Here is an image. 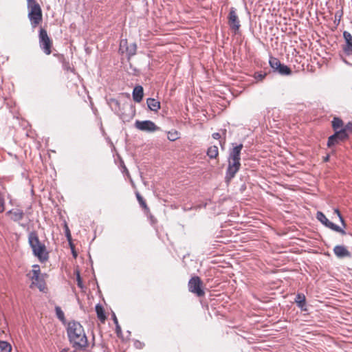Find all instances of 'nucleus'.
I'll return each mask as SVG.
<instances>
[{"mask_svg":"<svg viewBox=\"0 0 352 352\" xmlns=\"http://www.w3.org/2000/svg\"><path fill=\"white\" fill-rule=\"evenodd\" d=\"M96 311L98 319L101 322H104L106 320V316L103 307L100 305H97L96 306Z\"/></svg>","mask_w":352,"mask_h":352,"instance_id":"nucleus-20","label":"nucleus"},{"mask_svg":"<svg viewBox=\"0 0 352 352\" xmlns=\"http://www.w3.org/2000/svg\"><path fill=\"white\" fill-rule=\"evenodd\" d=\"M206 154L209 158L216 159L219 155L218 147L215 145L210 146V147L208 148Z\"/></svg>","mask_w":352,"mask_h":352,"instance_id":"nucleus-17","label":"nucleus"},{"mask_svg":"<svg viewBox=\"0 0 352 352\" xmlns=\"http://www.w3.org/2000/svg\"><path fill=\"white\" fill-rule=\"evenodd\" d=\"M28 243L32 248L33 254L41 262H45L49 258V253L45 245L38 238L36 231H31L28 234Z\"/></svg>","mask_w":352,"mask_h":352,"instance_id":"nucleus-3","label":"nucleus"},{"mask_svg":"<svg viewBox=\"0 0 352 352\" xmlns=\"http://www.w3.org/2000/svg\"><path fill=\"white\" fill-rule=\"evenodd\" d=\"M316 219L325 227L336 232L342 235H345L346 232L345 230L338 225L330 221L324 215V214L320 211H318L316 213Z\"/></svg>","mask_w":352,"mask_h":352,"instance_id":"nucleus-6","label":"nucleus"},{"mask_svg":"<svg viewBox=\"0 0 352 352\" xmlns=\"http://www.w3.org/2000/svg\"><path fill=\"white\" fill-rule=\"evenodd\" d=\"M133 99L136 102H140L144 96L143 87L140 85L135 86L132 93Z\"/></svg>","mask_w":352,"mask_h":352,"instance_id":"nucleus-14","label":"nucleus"},{"mask_svg":"<svg viewBox=\"0 0 352 352\" xmlns=\"http://www.w3.org/2000/svg\"><path fill=\"white\" fill-rule=\"evenodd\" d=\"M280 61L275 57H270L269 60V64L271 68L276 72V69L280 67Z\"/></svg>","mask_w":352,"mask_h":352,"instance_id":"nucleus-23","label":"nucleus"},{"mask_svg":"<svg viewBox=\"0 0 352 352\" xmlns=\"http://www.w3.org/2000/svg\"><path fill=\"white\" fill-rule=\"evenodd\" d=\"M65 227H66V230H65L66 231V236H67L68 241H70L72 239L70 231L67 226Z\"/></svg>","mask_w":352,"mask_h":352,"instance_id":"nucleus-35","label":"nucleus"},{"mask_svg":"<svg viewBox=\"0 0 352 352\" xmlns=\"http://www.w3.org/2000/svg\"><path fill=\"white\" fill-rule=\"evenodd\" d=\"M31 272L32 274V276L30 277V278L32 280L37 281L38 280L40 272H41L39 265L37 264L33 265L32 270Z\"/></svg>","mask_w":352,"mask_h":352,"instance_id":"nucleus-21","label":"nucleus"},{"mask_svg":"<svg viewBox=\"0 0 352 352\" xmlns=\"http://www.w3.org/2000/svg\"><path fill=\"white\" fill-rule=\"evenodd\" d=\"M129 44L126 39H122L120 43V50L122 53L125 52L126 47H128Z\"/></svg>","mask_w":352,"mask_h":352,"instance_id":"nucleus-29","label":"nucleus"},{"mask_svg":"<svg viewBox=\"0 0 352 352\" xmlns=\"http://www.w3.org/2000/svg\"><path fill=\"white\" fill-rule=\"evenodd\" d=\"M112 318H113V322L116 325V333L117 336L118 337H120L122 336V329L118 323V320L116 316L114 313H113V314H112Z\"/></svg>","mask_w":352,"mask_h":352,"instance_id":"nucleus-25","label":"nucleus"},{"mask_svg":"<svg viewBox=\"0 0 352 352\" xmlns=\"http://www.w3.org/2000/svg\"><path fill=\"white\" fill-rule=\"evenodd\" d=\"M135 126L140 131L145 132H154L159 130V127L151 120H136Z\"/></svg>","mask_w":352,"mask_h":352,"instance_id":"nucleus-9","label":"nucleus"},{"mask_svg":"<svg viewBox=\"0 0 352 352\" xmlns=\"http://www.w3.org/2000/svg\"><path fill=\"white\" fill-rule=\"evenodd\" d=\"M72 254L74 257H76L77 254L74 250H72Z\"/></svg>","mask_w":352,"mask_h":352,"instance_id":"nucleus-40","label":"nucleus"},{"mask_svg":"<svg viewBox=\"0 0 352 352\" xmlns=\"http://www.w3.org/2000/svg\"><path fill=\"white\" fill-rule=\"evenodd\" d=\"M266 76V73L256 72L254 74V78L257 80H262Z\"/></svg>","mask_w":352,"mask_h":352,"instance_id":"nucleus-31","label":"nucleus"},{"mask_svg":"<svg viewBox=\"0 0 352 352\" xmlns=\"http://www.w3.org/2000/svg\"><path fill=\"white\" fill-rule=\"evenodd\" d=\"M343 37L345 41V45L342 46V50L346 56L352 55V35L347 31H344Z\"/></svg>","mask_w":352,"mask_h":352,"instance_id":"nucleus-11","label":"nucleus"},{"mask_svg":"<svg viewBox=\"0 0 352 352\" xmlns=\"http://www.w3.org/2000/svg\"><path fill=\"white\" fill-rule=\"evenodd\" d=\"M64 69H66V70H67V71H69V70H70V69H71L70 66L69 65V64H67V65H64Z\"/></svg>","mask_w":352,"mask_h":352,"instance_id":"nucleus-37","label":"nucleus"},{"mask_svg":"<svg viewBox=\"0 0 352 352\" xmlns=\"http://www.w3.org/2000/svg\"><path fill=\"white\" fill-rule=\"evenodd\" d=\"M28 1V19L32 28H35L42 21V10L41 6L34 0Z\"/></svg>","mask_w":352,"mask_h":352,"instance_id":"nucleus-4","label":"nucleus"},{"mask_svg":"<svg viewBox=\"0 0 352 352\" xmlns=\"http://www.w3.org/2000/svg\"><path fill=\"white\" fill-rule=\"evenodd\" d=\"M294 302L296 303L297 306L302 310L306 311V298L305 294L302 293H298L296 294V298L294 299Z\"/></svg>","mask_w":352,"mask_h":352,"instance_id":"nucleus-15","label":"nucleus"},{"mask_svg":"<svg viewBox=\"0 0 352 352\" xmlns=\"http://www.w3.org/2000/svg\"><path fill=\"white\" fill-rule=\"evenodd\" d=\"M55 312L56 317L63 322H65V317L64 312L61 309V308L58 306L55 307Z\"/></svg>","mask_w":352,"mask_h":352,"instance_id":"nucleus-27","label":"nucleus"},{"mask_svg":"<svg viewBox=\"0 0 352 352\" xmlns=\"http://www.w3.org/2000/svg\"><path fill=\"white\" fill-rule=\"evenodd\" d=\"M5 209V200L3 196L0 193V213Z\"/></svg>","mask_w":352,"mask_h":352,"instance_id":"nucleus-33","label":"nucleus"},{"mask_svg":"<svg viewBox=\"0 0 352 352\" xmlns=\"http://www.w3.org/2000/svg\"><path fill=\"white\" fill-rule=\"evenodd\" d=\"M228 25L231 30H234V32L239 31L241 24L240 21L236 14V10L234 8L232 7L230 9L229 14L228 16Z\"/></svg>","mask_w":352,"mask_h":352,"instance_id":"nucleus-10","label":"nucleus"},{"mask_svg":"<svg viewBox=\"0 0 352 352\" xmlns=\"http://www.w3.org/2000/svg\"><path fill=\"white\" fill-rule=\"evenodd\" d=\"M212 136L215 140H219L221 138V135L219 133H212Z\"/></svg>","mask_w":352,"mask_h":352,"instance_id":"nucleus-36","label":"nucleus"},{"mask_svg":"<svg viewBox=\"0 0 352 352\" xmlns=\"http://www.w3.org/2000/svg\"><path fill=\"white\" fill-rule=\"evenodd\" d=\"M135 195H136L137 199H138V203L140 204V206L142 208H143L146 212H148L149 208L147 206V204H146L145 200L144 199V198L140 195V194L139 192H136Z\"/></svg>","mask_w":352,"mask_h":352,"instance_id":"nucleus-24","label":"nucleus"},{"mask_svg":"<svg viewBox=\"0 0 352 352\" xmlns=\"http://www.w3.org/2000/svg\"><path fill=\"white\" fill-rule=\"evenodd\" d=\"M331 122H332V127L335 131H338L339 129L344 127L343 121L338 117L333 118Z\"/></svg>","mask_w":352,"mask_h":352,"instance_id":"nucleus-18","label":"nucleus"},{"mask_svg":"<svg viewBox=\"0 0 352 352\" xmlns=\"http://www.w3.org/2000/svg\"><path fill=\"white\" fill-rule=\"evenodd\" d=\"M333 253L339 258L351 256V252L345 246L341 245H338L334 247Z\"/></svg>","mask_w":352,"mask_h":352,"instance_id":"nucleus-12","label":"nucleus"},{"mask_svg":"<svg viewBox=\"0 0 352 352\" xmlns=\"http://www.w3.org/2000/svg\"><path fill=\"white\" fill-rule=\"evenodd\" d=\"M67 334L70 343L76 349H85L88 344L87 338L81 324L76 321L69 322Z\"/></svg>","mask_w":352,"mask_h":352,"instance_id":"nucleus-1","label":"nucleus"},{"mask_svg":"<svg viewBox=\"0 0 352 352\" xmlns=\"http://www.w3.org/2000/svg\"><path fill=\"white\" fill-rule=\"evenodd\" d=\"M341 130H344L345 133L352 132V122H348L343 128L340 129Z\"/></svg>","mask_w":352,"mask_h":352,"instance_id":"nucleus-32","label":"nucleus"},{"mask_svg":"<svg viewBox=\"0 0 352 352\" xmlns=\"http://www.w3.org/2000/svg\"><path fill=\"white\" fill-rule=\"evenodd\" d=\"M112 102H113L116 105H118H118L120 104L119 102H118L117 100H116V99H113V100H112Z\"/></svg>","mask_w":352,"mask_h":352,"instance_id":"nucleus-38","label":"nucleus"},{"mask_svg":"<svg viewBox=\"0 0 352 352\" xmlns=\"http://www.w3.org/2000/svg\"><path fill=\"white\" fill-rule=\"evenodd\" d=\"M188 290L193 294H196L197 296H204L205 292L202 289V281L199 276L192 277L188 281Z\"/></svg>","mask_w":352,"mask_h":352,"instance_id":"nucleus-7","label":"nucleus"},{"mask_svg":"<svg viewBox=\"0 0 352 352\" xmlns=\"http://www.w3.org/2000/svg\"><path fill=\"white\" fill-rule=\"evenodd\" d=\"M137 45L135 43H130L126 48L125 52L129 57H131L136 54Z\"/></svg>","mask_w":352,"mask_h":352,"instance_id":"nucleus-22","label":"nucleus"},{"mask_svg":"<svg viewBox=\"0 0 352 352\" xmlns=\"http://www.w3.org/2000/svg\"><path fill=\"white\" fill-rule=\"evenodd\" d=\"M242 144L234 146L229 152L228 165L225 175V182L228 184L235 177L241 168V153Z\"/></svg>","mask_w":352,"mask_h":352,"instance_id":"nucleus-2","label":"nucleus"},{"mask_svg":"<svg viewBox=\"0 0 352 352\" xmlns=\"http://www.w3.org/2000/svg\"><path fill=\"white\" fill-rule=\"evenodd\" d=\"M146 104L151 111L157 112L160 109V102L155 98H147Z\"/></svg>","mask_w":352,"mask_h":352,"instance_id":"nucleus-16","label":"nucleus"},{"mask_svg":"<svg viewBox=\"0 0 352 352\" xmlns=\"http://www.w3.org/2000/svg\"><path fill=\"white\" fill-rule=\"evenodd\" d=\"M349 138L347 133L344 130L339 129L335 131L334 134L329 136L327 141V146L331 147L334 145L338 144L340 142H344Z\"/></svg>","mask_w":352,"mask_h":352,"instance_id":"nucleus-8","label":"nucleus"},{"mask_svg":"<svg viewBox=\"0 0 352 352\" xmlns=\"http://www.w3.org/2000/svg\"><path fill=\"white\" fill-rule=\"evenodd\" d=\"M279 74L283 76H287L292 74L291 69L287 65L280 63V67L276 69V71Z\"/></svg>","mask_w":352,"mask_h":352,"instance_id":"nucleus-19","label":"nucleus"},{"mask_svg":"<svg viewBox=\"0 0 352 352\" xmlns=\"http://www.w3.org/2000/svg\"><path fill=\"white\" fill-rule=\"evenodd\" d=\"M329 160V155H327L324 157V162H328Z\"/></svg>","mask_w":352,"mask_h":352,"instance_id":"nucleus-39","label":"nucleus"},{"mask_svg":"<svg viewBox=\"0 0 352 352\" xmlns=\"http://www.w3.org/2000/svg\"><path fill=\"white\" fill-rule=\"evenodd\" d=\"M167 138L170 141H175L179 138V133L177 131L173 130L168 132Z\"/></svg>","mask_w":352,"mask_h":352,"instance_id":"nucleus-26","label":"nucleus"},{"mask_svg":"<svg viewBox=\"0 0 352 352\" xmlns=\"http://www.w3.org/2000/svg\"><path fill=\"white\" fill-rule=\"evenodd\" d=\"M11 345L6 341H0V352H10Z\"/></svg>","mask_w":352,"mask_h":352,"instance_id":"nucleus-28","label":"nucleus"},{"mask_svg":"<svg viewBox=\"0 0 352 352\" xmlns=\"http://www.w3.org/2000/svg\"><path fill=\"white\" fill-rule=\"evenodd\" d=\"M6 214L10 215L11 220L13 221L19 222L24 217L25 213L22 210L15 208L8 210Z\"/></svg>","mask_w":352,"mask_h":352,"instance_id":"nucleus-13","label":"nucleus"},{"mask_svg":"<svg viewBox=\"0 0 352 352\" xmlns=\"http://www.w3.org/2000/svg\"><path fill=\"white\" fill-rule=\"evenodd\" d=\"M334 213H336L338 215V218H339V219H340L342 226L344 228H345L346 227V223H345L344 219H343L342 214H340V210L338 208H336V209H334Z\"/></svg>","mask_w":352,"mask_h":352,"instance_id":"nucleus-30","label":"nucleus"},{"mask_svg":"<svg viewBox=\"0 0 352 352\" xmlns=\"http://www.w3.org/2000/svg\"><path fill=\"white\" fill-rule=\"evenodd\" d=\"M76 280H77V285H78L80 288H82V287H83L82 281V280H81L80 276V274H79V273H78V274H77Z\"/></svg>","mask_w":352,"mask_h":352,"instance_id":"nucleus-34","label":"nucleus"},{"mask_svg":"<svg viewBox=\"0 0 352 352\" xmlns=\"http://www.w3.org/2000/svg\"><path fill=\"white\" fill-rule=\"evenodd\" d=\"M38 38L41 49L45 54H50L52 52V41L48 36L47 31L42 28L39 30Z\"/></svg>","mask_w":352,"mask_h":352,"instance_id":"nucleus-5","label":"nucleus"}]
</instances>
